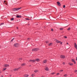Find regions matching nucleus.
I'll list each match as a JSON object with an SVG mask.
<instances>
[{
	"mask_svg": "<svg viewBox=\"0 0 77 77\" xmlns=\"http://www.w3.org/2000/svg\"><path fill=\"white\" fill-rule=\"evenodd\" d=\"M20 9H21V8H14L13 9V11H17L20 10Z\"/></svg>",
	"mask_w": 77,
	"mask_h": 77,
	"instance_id": "obj_1",
	"label": "nucleus"
},
{
	"mask_svg": "<svg viewBox=\"0 0 77 77\" xmlns=\"http://www.w3.org/2000/svg\"><path fill=\"white\" fill-rule=\"evenodd\" d=\"M20 68H21V67H20L14 69H13V71H18V69H20Z\"/></svg>",
	"mask_w": 77,
	"mask_h": 77,
	"instance_id": "obj_2",
	"label": "nucleus"
},
{
	"mask_svg": "<svg viewBox=\"0 0 77 77\" xmlns=\"http://www.w3.org/2000/svg\"><path fill=\"white\" fill-rule=\"evenodd\" d=\"M74 47L75 48L76 50H77V44H76V43H74Z\"/></svg>",
	"mask_w": 77,
	"mask_h": 77,
	"instance_id": "obj_3",
	"label": "nucleus"
},
{
	"mask_svg": "<svg viewBox=\"0 0 77 77\" xmlns=\"http://www.w3.org/2000/svg\"><path fill=\"white\" fill-rule=\"evenodd\" d=\"M38 50V48H35L34 49H32V51H37Z\"/></svg>",
	"mask_w": 77,
	"mask_h": 77,
	"instance_id": "obj_4",
	"label": "nucleus"
},
{
	"mask_svg": "<svg viewBox=\"0 0 77 77\" xmlns=\"http://www.w3.org/2000/svg\"><path fill=\"white\" fill-rule=\"evenodd\" d=\"M60 57L61 59H65V56L64 55H61L60 56Z\"/></svg>",
	"mask_w": 77,
	"mask_h": 77,
	"instance_id": "obj_5",
	"label": "nucleus"
},
{
	"mask_svg": "<svg viewBox=\"0 0 77 77\" xmlns=\"http://www.w3.org/2000/svg\"><path fill=\"white\" fill-rule=\"evenodd\" d=\"M29 62H31L32 63H33V62H36V60H31L29 61Z\"/></svg>",
	"mask_w": 77,
	"mask_h": 77,
	"instance_id": "obj_6",
	"label": "nucleus"
},
{
	"mask_svg": "<svg viewBox=\"0 0 77 77\" xmlns=\"http://www.w3.org/2000/svg\"><path fill=\"white\" fill-rule=\"evenodd\" d=\"M14 46L15 47H18L19 46V45L18 43L14 44Z\"/></svg>",
	"mask_w": 77,
	"mask_h": 77,
	"instance_id": "obj_7",
	"label": "nucleus"
},
{
	"mask_svg": "<svg viewBox=\"0 0 77 77\" xmlns=\"http://www.w3.org/2000/svg\"><path fill=\"white\" fill-rule=\"evenodd\" d=\"M47 62V60H45L43 61V63H46Z\"/></svg>",
	"mask_w": 77,
	"mask_h": 77,
	"instance_id": "obj_8",
	"label": "nucleus"
},
{
	"mask_svg": "<svg viewBox=\"0 0 77 77\" xmlns=\"http://www.w3.org/2000/svg\"><path fill=\"white\" fill-rule=\"evenodd\" d=\"M4 67H8L9 66V64H5L4 65Z\"/></svg>",
	"mask_w": 77,
	"mask_h": 77,
	"instance_id": "obj_9",
	"label": "nucleus"
},
{
	"mask_svg": "<svg viewBox=\"0 0 77 77\" xmlns=\"http://www.w3.org/2000/svg\"><path fill=\"white\" fill-rule=\"evenodd\" d=\"M72 62H73V63H74L75 64L76 63H75V60H74V59H72Z\"/></svg>",
	"mask_w": 77,
	"mask_h": 77,
	"instance_id": "obj_10",
	"label": "nucleus"
},
{
	"mask_svg": "<svg viewBox=\"0 0 77 77\" xmlns=\"http://www.w3.org/2000/svg\"><path fill=\"white\" fill-rule=\"evenodd\" d=\"M45 69L46 71H48L49 70V69H48V67H45Z\"/></svg>",
	"mask_w": 77,
	"mask_h": 77,
	"instance_id": "obj_11",
	"label": "nucleus"
},
{
	"mask_svg": "<svg viewBox=\"0 0 77 77\" xmlns=\"http://www.w3.org/2000/svg\"><path fill=\"white\" fill-rule=\"evenodd\" d=\"M35 60V61H37V62H39L41 60L37 58Z\"/></svg>",
	"mask_w": 77,
	"mask_h": 77,
	"instance_id": "obj_12",
	"label": "nucleus"
},
{
	"mask_svg": "<svg viewBox=\"0 0 77 77\" xmlns=\"http://www.w3.org/2000/svg\"><path fill=\"white\" fill-rule=\"evenodd\" d=\"M57 5H58V6H60L61 5L60 3L59 2H57Z\"/></svg>",
	"mask_w": 77,
	"mask_h": 77,
	"instance_id": "obj_13",
	"label": "nucleus"
},
{
	"mask_svg": "<svg viewBox=\"0 0 77 77\" xmlns=\"http://www.w3.org/2000/svg\"><path fill=\"white\" fill-rule=\"evenodd\" d=\"M56 43H60V41H59V40H56Z\"/></svg>",
	"mask_w": 77,
	"mask_h": 77,
	"instance_id": "obj_14",
	"label": "nucleus"
},
{
	"mask_svg": "<svg viewBox=\"0 0 77 77\" xmlns=\"http://www.w3.org/2000/svg\"><path fill=\"white\" fill-rule=\"evenodd\" d=\"M24 77H29V75H24Z\"/></svg>",
	"mask_w": 77,
	"mask_h": 77,
	"instance_id": "obj_15",
	"label": "nucleus"
},
{
	"mask_svg": "<svg viewBox=\"0 0 77 77\" xmlns=\"http://www.w3.org/2000/svg\"><path fill=\"white\" fill-rule=\"evenodd\" d=\"M16 17L17 18H21V16L17 15Z\"/></svg>",
	"mask_w": 77,
	"mask_h": 77,
	"instance_id": "obj_16",
	"label": "nucleus"
},
{
	"mask_svg": "<svg viewBox=\"0 0 77 77\" xmlns=\"http://www.w3.org/2000/svg\"><path fill=\"white\" fill-rule=\"evenodd\" d=\"M6 70V68H4L2 69V71H5Z\"/></svg>",
	"mask_w": 77,
	"mask_h": 77,
	"instance_id": "obj_17",
	"label": "nucleus"
},
{
	"mask_svg": "<svg viewBox=\"0 0 77 77\" xmlns=\"http://www.w3.org/2000/svg\"><path fill=\"white\" fill-rule=\"evenodd\" d=\"M69 65H70L71 66H73V63H69Z\"/></svg>",
	"mask_w": 77,
	"mask_h": 77,
	"instance_id": "obj_18",
	"label": "nucleus"
},
{
	"mask_svg": "<svg viewBox=\"0 0 77 77\" xmlns=\"http://www.w3.org/2000/svg\"><path fill=\"white\" fill-rule=\"evenodd\" d=\"M52 44H53V43H51L49 44L48 45H49V46H51L52 45Z\"/></svg>",
	"mask_w": 77,
	"mask_h": 77,
	"instance_id": "obj_19",
	"label": "nucleus"
},
{
	"mask_svg": "<svg viewBox=\"0 0 77 77\" xmlns=\"http://www.w3.org/2000/svg\"><path fill=\"white\" fill-rule=\"evenodd\" d=\"M26 65V64L25 63H22L21 64V66H24Z\"/></svg>",
	"mask_w": 77,
	"mask_h": 77,
	"instance_id": "obj_20",
	"label": "nucleus"
},
{
	"mask_svg": "<svg viewBox=\"0 0 77 77\" xmlns=\"http://www.w3.org/2000/svg\"><path fill=\"white\" fill-rule=\"evenodd\" d=\"M34 72H38V70H35Z\"/></svg>",
	"mask_w": 77,
	"mask_h": 77,
	"instance_id": "obj_21",
	"label": "nucleus"
},
{
	"mask_svg": "<svg viewBox=\"0 0 77 77\" xmlns=\"http://www.w3.org/2000/svg\"><path fill=\"white\" fill-rule=\"evenodd\" d=\"M35 75V74H32L31 75V76L32 77H34V76Z\"/></svg>",
	"mask_w": 77,
	"mask_h": 77,
	"instance_id": "obj_22",
	"label": "nucleus"
},
{
	"mask_svg": "<svg viewBox=\"0 0 77 77\" xmlns=\"http://www.w3.org/2000/svg\"><path fill=\"white\" fill-rule=\"evenodd\" d=\"M14 18L11 19V21H14Z\"/></svg>",
	"mask_w": 77,
	"mask_h": 77,
	"instance_id": "obj_23",
	"label": "nucleus"
},
{
	"mask_svg": "<svg viewBox=\"0 0 77 77\" xmlns=\"http://www.w3.org/2000/svg\"><path fill=\"white\" fill-rule=\"evenodd\" d=\"M63 76H64V77H67V76H68V75L65 74V75H63Z\"/></svg>",
	"mask_w": 77,
	"mask_h": 77,
	"instance_id": "obj_24",
	"label": "nucleus"
},
{
	"mask_svg": "<svg viewBox=\"0 0 77 77\" xmlns=\"http://www.w3.org/2000/svg\"><path fill=\"white\" fill-rule=\"evenodd\" d=\"M46 44H48V43H49V41H46Z\"/></svg>",
	"mask_w": 77,
	"mask_h": 77,
	"instance_id": "obj_25",
	"label": "nucleus"
},
{
	"mask_svg": "<svg viewBox=\"0 0 77 77\" xmlns=\"http://www.w3.org/2000/svg\"><path fill=\"white\" fill-rule=\"evenodd\" d=\"M25 20H30V19H28V18H25Z\"/></svg>",
	"mask_w": 77,
	"mask_h": 77,
	"instance_id": "obj_26",
	"label": "nucleus"
},
{
	"mask_svg": "<svg viewBox=\"0 0 77 77\" xmlns=\"http://www.w3.org/2000/svg\"><path fill=\"white\" fill-rule=\"evenodd\" d=\"M74 72H76V73H77V70H74Z\"/></svg>",
	"mask_w": 77,
	"mask_h": 77,
	"instance_id": "obj_27",
	"label": "nucleus"
},
{
	"mask_svg": "<svg viewBox=\"0 0 77 77\" xmlns=\"http://www.w3.org/2000/svg\"><path fill=\"white\" fill-rule=\"evenodd\" d=\"M55 74V72H53L51 73V74H52V75H53V74Z\"/></svg>",
	"mask_w": 77,
	"mask_h": 77,
	"instance_id": "obj_28",
	"label": "nucleus"
},
{
	"mask_svg": "<svg viewBox=\"0 0 77 77\" xmlns=\"http://www.w3.org/2000/svg\"><path fill=\"white\" fill-rule=\"evenodd\" d=\"M70 29H71V28H69L67 30H70Z\"/></svg>",
	"mask_w": 77,
	"mask_h": 77,
	"instance_id": "obj_29",
	"label": "nucleus"
},
{
	"mask_svg": "<svg viewBox=\"0 0 77 77\" xmlns=\"http://www.w3.org/2000/svg\"><path fill=\"white\" fill-rule=\"evenodd\" d=\"M19 60H22V58H19Z\"/></svg>",
	"mask_w": 77,
	"mask_h": 77,
	"instance_id": "obj_30",
	"label": "nucleus"
},
{
	"mask_svg": "<svg viewBox=\"0 0 77 77\" xmlns=\"http://www.w3.org/2000/svg\"><path fill=\"white\" fill-rule=\"evenodd\" d=\"M63 28H60V30H63Z\"/></svg>",
	"mask_w": 77,
	"mask_h": 77,
	"instance_id": "obj_31",
	"label": "nucleus"
},
{
	"mask_svg": "<svg viewBox=\"0 0 77 77\" xmlns=\"http://www.w3.org/2000/svg\"><path fill=\"white\" fill-rule=\"evenodd\" d=\"M4 23H2L1 24H0V26H1V25H3Z\"/></svg>",
	"mask_w": 77,
	"mask_h": 77,
	"instance_id": "obj_32",
	"label": "nucleus"
},
{
	"mask_svg": "<svg viewBox=\"0 0 77 77\" xmlns=\"http://www.w3.org/2000/svg\"><path fill=\"white\" fill-rule=\"evenodd\" d=\"M63 8H65V5H63Z\"/></svg>",
	"mask_w": 77,
	"mask_h": 77,
	"instance_id": "obj_33",
	"label": "nucleus"
},
{
	"mask_svg": "<svg viewBox=\"0 0 77 77\" xmlns=\"http://www.w3.org/2000/svg\"><path fill=\"white\" fill-rule=\"evenodd\" d=\"M63 71V70H62V69H61V70H60V72H62V71Z\"/></svg>",
	"mask_w": 77,
	"mask_h": 77,
	"instance_id": "obj_34",
	"label": "nucleus"
},
{
	"mask_svg": "<svg viewBox=\"0 0 77 77\" xmlns=\"http://www.w3.org/2000/svg\"><path fill=\"white\" fill-rule=\"evenodd\" d=\"M59 74H60V73H57L56 74V75H59Z\"/></svg>",
	"mask_w": 77,
	"mask_h": 77,
	"instance_id": "obj_35",
	"label": "nucleus"
},
{
	"mask_svg": "<svg viewBox=\"0 0 77 77\" xmlns=\"http://www.w3.org/2000/svg\"><path fill=\"white\" fill-rule=\"evenodd\" d=\"M14 38H13L12 39V40L11 41V42H12V41H13V40H14Z\"/></svg>",
	"mask_w": 77,
	"mask_h": 77,
	"instance_id": "obj_36",
	"label": "nucleus"
},
{
	"mask_svg": "<svg viewBox=\"0 0 77 77\" xmlns=\"http://www.w3.org/2000/svg\"><path fill=\"white\" fill-rule=\"evenodd\" d=\"M64 38H67V37H66V36H65L64 37Z\"/></svg>",
	"mask_w": 77,
	"mask_h": 77,
	"instance_id": "obj_37",
	"label": "nucleus"
},
{
	"mask_svg": "<svg viewBox=\"0 0 77 77\" xmlns=\"http://www.w3.org/2000/svg\"><path fill=\"white\" fill-rule=\"evenodd\" d=\"M30 38H28L27 40H30Z\"/></svg>",
	"mask_w": 77,
	"mask_h": 77,
	"instance_id": "obj_38",
	"label": "nucleus"
},
{
	"mask_svg": "<svg viewBox=\"0 0 77 77\" xmlns=\"http://www.w3.org/2000/svg\"><path fill=\"white\" fill-rule=\"evenodd\" d=\"M16 29L17 30H18V27H16Z\"/></svg>",
	"mask_w": 77,
	"mask_h": 77,
	"instance_id": "obj_39",
	"label": "nucleus"
},
{
	"mask_svg": "<svg viewBox=\"0 0 77 77\" xmlns=\"http://www.w3.org/2000/svg\"><path fill=\"white\" fill-rule=\"evenodd\" d=\"M63 65H65V62H63Z\"/></svg>",
	"mask_w": 77,
	"mask_h": 77,
	"instance_id": "obj_40",
	"label": "nucleus"
},
{
	"mask_svg": "<svg viewBox=\"0 0 77 77\" xmlns=\"http://www.w3.org/2000/svg\"><path fill=\"white\" fill-rule=\"evenodd\" d=\"M62 43H63L62 42H60V44H62Z\"/></svg>",
	"mask_w": 77,
	"mask_h": 77,
	"instance_id": "obj_41",
	"label": "nucleus"
},
{
	"mask_svg": "<svg viewBox=\"0 0 77 77\" xmlns=\"http://www.w3.org/2000/svg\"><path fill=\"white\" fill-rule=\"evenodd\" d=\"M51 31H52V32H53V29H51Z\"/></svg>",
	"mask_w": 77,
	"mask_h": 77,
	"instance_id": "obj_42",
	"label": "nucleus"
},
{
	"mask_svg": "<svg viewBox=\"0 0 77 77\" xmlns=\"http://www.w3.org/2000/svg\"><path fill=\"white\" fill-rule=\"evenodd\" d=\"M0 77H3V75H1Z\"/></svg>",
	"mask_w": 77,
	"mask_h": 77,
	"instance_id": "obj_43",
	"label": "nucleus"
},
{
	"mask_svg": "<svg viewBox=\"0 0 77 77\" xmlns=\"http://www.w3.org/2000/svg\"><path fill=\"white\" fill-rule=\"evenodd\" d=\"M6 2V1H4V3H5V2Z\"/></svg>",
	"mask_w": 77,
	"mask_h": 77,
	"instance_id": "obj_44",
	"label": "nucleus"
},
{
	"mask_svg": "<svg viewBox=\"0 0 77 77\" xmlns=\"http://www.w3.org/2000/svg\"><path fill=\"white\" fill-rule=\"evenodd\" d=\"M4 4H5V5H7V3H4Z\"/></svg>",
	"mask_w": 77,
	"mask_h": 77,
	"instance_id": "obj_45",
	"label": "nucleus"
},
{
	"mask_svg": "<svg viewBox=\"0 0 77 77\" xmlns=\"http://www.w3.org/2000/svg\"><path fill=\"white\" fill-rule=\"evenodd\" d=\"M1 73H2V71H0V74H1Z\"/></svg>",
	"mask_w": 77,
	"mask_h": 77,
	"instance_id": "obj_46",
	"label": "nucleus"
},
{
	"mask_svg": "<svg viewBox=\"0 0 77 77\" xmlns=\"http://www.w3.org/2000/svg\"><path fill=\"white\" fill-rule=\"evenodd\" d=\"M66 44H67V45L68 44V43H66Z\"/></svg>",
	"mask_w": 77,
	"mask_h": 77,
	"instance_id": "obj_47",
	"label": "nucleus"
},
{
	"mask_svg": "<svg viewBox=\"0 0 77 77\" xmlns=\"http://www.w3.org/2000/svg\"><path fill=\"white\" fill-rule=\"evenodd\" d=\"M76 0V1H77V0Z\"/></svg>",
	"mask_w": 77,
	"mask_h": 77,
	"instance_id": "obj_48",
	"label": "nucleus"
}]
</instances>
